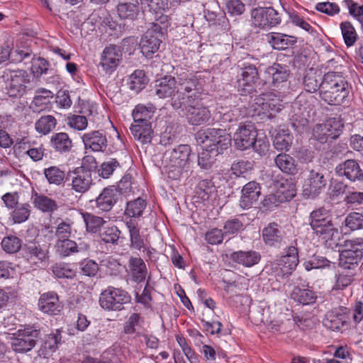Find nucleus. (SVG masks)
Returning <instances> with one entry per match:
<instances>
[{
    "label": "nucleus",
    "instance_id": "nucleus-46",
    "mask_svg": "<svg viewBox=\"0 0 363 363\" xmlns=\"http://www.w3.org/2000/svg\"><path fill=\"white\" fill-rule=\"evenodd\" d=\"M57 120L50 115L41 116L35 124L37 132L46 135L50 133L56 126Z\"/></svg>",
    "mask_w": 363,
    "mask_h": 363
},
{
    "label": "nucleus",
    "instance_id": "nucleus-22",
    "mask_svg": "<svg viewBox=\"0 0 363 363\" xmlns=\"http://www.w3.org/2000/svg\"><path fill=\"white\" fill-rule=\"evenodd\" d=\"M86 149L93 151H104L107 146V140L104 133L99 130H94L84 133L82 136Z\"/></svg>",
    "mask_w": 363,
    "mask_h": 363
},
{
    "label": "nucleus",
    "instance_id": "nucleus-15",
    "mask_svg": "<svg viewBox=\"0 0 363 363\" xmlns=\"http://www.w3.org/2000/svg\"><path fill=\"white\" fill-rule=\"evenodd\" d=\"M122 59L123 52L121 48L116 45H110L103 50L99 65L106 74H111L118 67Z\"/></svg>",
    "mask_w": 363,
    "mask_h": 363
},
{
    "label": "nucleus",
    "instance_id": "nucleus-47",
    "mask_svg": "<svg viewBox=\"0 0 363 363\" xmlns=\"http://www.w3.org/2000/svg\"><path fill=\"white\" fill-rule=\"evenodd\" d=\"M218 155L212 149L202 147V150L198 155V164L202 169H208L213 166Z\"/></svg>",
    "mask_w": 363,
    "mask_h": 363
},
{
    "label": "nucleus",
    "instance_id": "nucleus-52",
    "mask_svg": "<svg viewBox=\"0 0 363 363\" xmlns=\"http://www.w3.org/2000/svg\"><path fill=\"white\" fill-rule=\"evenodd\" d=\"M44 174L50 184L60 185L65 179V173L57 167L45 169Z\"/></svg>",
    "mask_w": 363,
    "mask_h": 363
},
{
    "label": "nucleus",
    "instance_id": "nucleus-16",
    "mask_svg": "<svg viewBox=\"0 0 363 363\" xmlns=\"http://www.w3.org/2000/svg\"><path fill=\"white\" fill-rule=\"evenodd\" d=\"M257 136V133L252 123H240L233 135L235 146L240 150L249 149Z\"/></svg>",
    "mask_w": 363,
    "mask_h": 363
},
{
    "label": "nucleus",
    "instance_id": "nucleus-63",
    "mask_svg": "<svg viewBox=\"0 0 363 363\" xmlns=\"http://www.w3.org/2000/svg\"><path fill=\"white\" fill-rule=\"evenodd\" d=\"M225 6L228 12L232 16H240L245 11V4L240 0H226Z\"/></svg>",
    "mask_w": 363,
    "mask_h": 363
},
{
    "label": "nucleus",
    "instance_id": "nucleus-27",
    "mask_svg": "<svg viewBox=\"0 0 363 363\" xmlns=\"http://www.w3.org/2000/svg\"><path fill=\"white\" fill-rule=\"evenodd\" d=\"M129 274L132 280L140 283L143 281L147 275V269L144 261L138 257H131L129 259Z\"/></svg>",
    "mask_w": 363,
    "mask_h": 363
},
{
    "label": "nucleus",
    "instance_id": "nucleus-55",
    "mask_svg": "<svg viewBox=\"0 0 363 363\" xmlns=\"http://www.w3.org/2000/svg\"><path fill=\"white\" fill-rule=\"evenodd\" d=\"M52 271L57 278L72 279L75 276V272L65 263L55 264L52 267Z\"/></svg>",
    "mask_w": 363,
    "mask_h": 363
},
{
    "label": "nucleus",
    "instance_id": "nucleus-6",
    "mask_svg": "<svg viewBox=\"0 0 363 363\" xmlns=\"http://www.w3.org/2000/svg\"><path fill=\"white\" fill-rule=\"evenodd\" d=\"M196 140L202 147L212 149L220 155L230 147L232 138L225 129L207 128L198 132Z\"/></svg>",
    "mask_w": 363,
    "mask_h": 363
},
{
    "label": "nucleus",
    "instance_id": "nucleus-29",
    "mask_svg": "<svg viewBox=\"0 0 363 363\" xmlns=\"http://www.w3.org/2000/svg\"><path fill=\"white\" fill-rule=\"evenodd\" d=\"M267 38L268 43L276 50H285L296 42L295 37L279 33H269Z\"/></svg>",
    "mask_w": 363,
    "mask_h": 363
},
{
    "label": "nucleus",
    "instance_id": "nucleus-51",
    "mask_svg": "<svg viewBox=\"0 0 363 363\" xmlns=\"http://www.w3.org/2000/svg\"><path fill=\"white\" fill-rule=\"evenodd\" d=\"M83 218L86 223V229L89 232L95 233L98 232L101 227L105 223V220L99 216L91 213H83Z\"/></svg>",
    "mask_w": 363,
    "mask_h": 363
},
{
    "label": "nucleus",
    "instance_id": "nucleus-57",
    "mask_svg": "<svg viewBox=\"0 0 363 363\" xmlns=\"http://www.w3.org/2000/svg\"><path fill=\"white\" fill-rule=\"evenodd\" d=\"M126 226L129 230L132 245L135 248L140 250L144 244L143 239L140 238L139 229L135 227L132 221L127 222Z\"/></svg>",
    "mask_w": 363,
    "mask_h": 363
},
{
    "label": "nucleus",
    "instance_id": "nucleus-34",
    "mask_svg": "<svg viewBox=\"0 0 363 363\" xmlns=\"http://www.w3.org/2000/svg\"><path fill=\"white\" fill-rule=\"evenodd\" d=\"M262 237L265 243L272 246L282 240L284 233L277 223H272L264 228Z\"/></svg>",
    "mask_w": 363,
    "mask_h": 363
},
{
    "label": "nucleus",
    "instance_id": "nucleus-56",
    "mask_svg": "<svg viewBox=\"0 0 363 363\" xmlns=\"http://www.w3.org/2000/svg\"><path fill=\"white\" fill-rule=\"evenodd\" d=\"M345 225L352 230H359L363 228V215L352 212L347 215L345 220Z\"/></svg>",
    "mask_w": 363,
    "mask_h": 363
},
{
    "label": "nucleus",
    "instance_id": "nucleus-4",
    "mask_svg": "<svg viewBox=\"0 0 363 363\" xmlns=\"http://www.w3.org/2000/svg\"><path fill=\"white\" fill-rule=\"evenodd\" d=\"M0 79L4 92L10 97H21L31 85L30 75L22 69L6 70Z\"/></svg>",
    "mask_w": 363,
    "mask_h": 363
},
{
    "label": "nucleus",
    "instance_id": "nucleus-24",
    "mask_svg": "<svg viewBox=\"0 0 363 363\" xmlns=\"http://www.w3.org/2000/svg\"><path fill=\"white\" fill-rule=\"evenodd\" d=\"M25 257L30 262L34 264L42 263L48 258L47 250L37 242H29L23 247Z\"/></svg>",
    "mask_w": 363,
    "mask_h": 363
},
{
    "label": "nucleus",
    "instance_id": "nucleus-32",
    "mask_svg": "<svg viewBox=\"0 0 363 363\" xmlns=\"http://www.w3.org/2000/svg\"><path fill=\"white\" fill-rule=\"evenodd\" d=\"M277 193L285 201L291 200L296 194L295 184L291 179L281 178L275 182Z\"/></svg>",
    "mask_w": 363,
    "mask_h": 363
},
{
    "label": "nucleus",
    "instance_id": "nucleus-30",
    "mask_svg": "<svg viewBox=\"0 0 363 363\" xmlns=\"http://www.w3.org/2000/svg\"><path fill=\"white\" fill-rule=\"evenodd\" d=\"M323 77L321 73L315 69H309L303 78V86L306 91L314 93L321 89Z\"/></svg>",
    "mask_w": 363,
    "mask_h": 363
},
{
    "label": "nucleus",
    "instance_id": "nucleus-21",
    "mask_svg": "<svg viewBox=\"0 0 363 363\" xmlns=\"http://www.w3.org/2000/svg\"><path fill=\"white\" fill-rule=\"evenodd\" d=\"M340 176H345L352 182L363 180V172L359 164L354 160H347L336 167Z\"/></svg>",
    "mask_w": 363,
    "mask_h": 363
},
{
    "label": "nucleus",
    "instance_id": "nucleus-23",
    "mask_svg": "<svg viewBox=\"0 0 363 363\" xmlns=\"http://www.w3.org/2000/svg\"><path fill=\"white\" fill-rule=\"evenodd\" d=\"M39 309L44 313L56 315L61 310L58 296L54 292L42 294L38 300Z\"/></svg>",
    "mask_w": 363,
    "mask_h": 363
},
{
    "label": "nucleus",
    "instance_id": "nucleus-26",
    "mask_svg": "<svg viewBox=\"0 0 363 363\" xmlns=\"http://www.w3.org/2000/svg\"><path fill=\"white\" fill-rule=\"evenodd\" d=\"M57 252L62 257H68L72 254L86 251L89 246L84 243L77 244L75 241L67 238L57 240L55 244Z\"/></svg>",
    "mask_w": 363,
    "mask_h": 363
},
{
    "label": "nucleus",
    "instance_id": "nucleus-11",
    "mask_svg": "<svg viewBox=\"0 0 363 363\" xmlns=\"http://www.w3.org/2000/svg\"><path fill=\"white\" fill-rule=\"evenodd\" d=\"M130 296L121 289L108 287L100 294L99 303L102 308L108 311H119L123 305L128 303Z\"/></svg>",
    "mask_w": 363,
    "mask_h": 363
},
{
    "label": "nucleus",
    "instance_id": "nucleus-48",
    "mask_svg": "<svg viewBox=\"0 0 363 363\" xmlns=\"http://www.w3.org/2000/svg\"><path fill=\"white\" fill-rule=\"evenodd\" d=\"M147 82L144 71L138 69L130 76L128 85L130 89L138 92L145 88Z\"/></svg>",
    "mask_w": 363,
    "mask_h": 363
},
{
    "label": "nucleus",
    "instance_id": "nucleus-14",
    "mask_svg": "<svg viewBox=\"0 0 363 363\" xmlns=\"http://www.w3.org/2000/svg\"><path fill=\"white\" fill-rule=\"evenodd\" d=\"M343 124L338 118H333L324 123L317 124L313 129V137L317 141L325 143L330 139L337 138L342 131Z\"/></svg>",
    "mask_w": 363,
    "mask_h": 363
},
{
    "label": "nucleus",
    "instance_id": "nucleus-31",
    "mask_svg": "<svg viewBox=\"0 0 363 363\" xmlns=\"http://www.w3.org/2000/svg\"><path fill=\"white\" fill-rule=\"evenodd\" d=\"M51 146L60 153L69 152L72 148V141L66 133H57L52 135Z\"/></svg>",
    "mask_w": 363,
    "mask_h": 363
},
{
    "label": "nucleus",
    "instance_id": "nucleus-40",
    "mask_svg": "<svg viewBox=\"0 0 363 363\" xmlns=\"http://www.w3.org/2000/svg\"><path fill=\"white\" fill-rule=\"evenodd\" d=\"M35 207L45 213H52L58 208L56 201L51 198L35 193L33 196Z\"/></svg>",
    "mask_w": 363,
    "mask_h": 363
},
{
    "label": "nucleus",
    "instance_id": "nucleus-10",
    "mask_svg": "<svg viewBox=\"0 0 363 363\" xmlns=\"http://www.w3.org/2000/svg\"><path fill=\"white\" fill-rule=\"evenodd\" d=\"M241 73L238 78V91L242 96L250 95L255 91V84L259 79V72L255 65L240 63Z\"/></svg>",
    "mask_w": 363,
    "mask_h": 363
},
{
    "label": "nucleus",
    "instance_id": "nucleus-19",
    "mask_svg": "<svg viewBox=\"0 0 363 363\" xmlns=\"http://www.w3.org/2000/svg\"><path fill=\"white\" fill-rule=\"evenodd\" d=\"M318 239L328 247L335 249L340 245V233L332 223L313 231Z\"/></svg>",
    "mask_w": 363,
    "mask_h": 363
},
{
    "label": "nucleus",
    "instance_id": "nucleus-7",
    "mask_svg": "<svg viewBox=\"0 0 363 363\" xmlns=\"http://www.w3.org/2000/svg\"><path fill=\"white\" fill-rule=\"evenodd\" d=\"M339 246L342 247L339 257L340 267L344 269H352L357 267L363 257V238L345 240Z\"/></svg>",
    "mask_w": 363,
    "mask_h": 363
},
{
    "label": "nucleus",
    "instance_id": "nucleus-39",
    "mask_svg": "<svg viewBox=\"0 0 363 363\" xmlns=\"http://www.w3.org/2000/svg\"><path fill=\"white\" fill-rule=\"evenodd\" d=\"M263 96L266 97L265 104H262L263 115L272 118L276 113L282 109L283 105L273 93L263 94Z\"/></svg>",
    "mask_w": 363,
    "mask_h": 363
},
{
    "label": "nucleus",
    "instance_id": "nucleus-28",
    "mask_svg": "<svg viewBox=\"0 0 363 363\" xmlns=\"http://www.w3.org/2000/svg\"><path fill=\"white\" fill-rule=\"evenodd\" d=\"M130 131L135 140L141 144L150 143L152 140V128L150 122L137 123L130 126Z\"/></svg>",
    "mask_w": 363,
    "mask_h": 363
},
{
    "label": "nucleus",
    "instance_id": "nucleus-8",
    "mask_svg": "<svg viewBox=\"0 0 363 363\" xmlns=\"http://www.w3.org/2000/svg\"><path fill=\"white\" fill-rule=\"evenodd\" d=\"M86 162L95 163V160L91 157H84L82 166L69 173L71 189L77 194H83L87 192L93 184L92 174L94 171L86 167Z\"/></svg>",
    "mask_w": 363,
    "mask_h": 363
},
{
    "label": "nucleus",
    "instance_id": "nucleus-36",
    "mask_svg": "<svg viewBox=\"0 0 363 363\" xmlns=\"http://www.w3.org/2000/svg\"><path fill=\"white\" fill-rule=\"evenodd\" d=\"M231 259L245 267H251L256 264L260 259V255L255 251H239L231 255Z\"/></svg>",
    "mask_w": 363,
    "mask_h": 363
},
{
    "label": "nucleus",
    "instance_id": "nucleus-61",
    "mask_svg": "<svg viewBox=\"0 0 363 363\" xmlns=\"http://www.w3.org/2000/svg\"><path fill=\"white\" fill-rule=\"evenodd\" d=\"M150 116V112L143 105H138L133 111L134 122L137 123H145L149 122L148 118Z\"/></svg>",
    "mask_w": 363,
    "mask_h": 363
},
{
    "label": "nucleus",
    "instance_id": "nucleus-59",
    "mask_svg": "<svg viewBox=\"0 0 363 363\" xmlns=\"http://www.w3.org/2000/svg\"><path fill=\"white\" fill-rule=\"evenodd\" d=\"M253 168V164L248 160H239L234 162L231 166V170L236 177L242 176Z\"/></svg>",
    "mask_w": 363,
    "mask_h": 363
},
{
    "label": "nucleus",
    "instance_id": "nucleus-17",
    "mask_svg": "<svg viewBox=\"0 0 363 363\" xmlns=\"http://www.w3.org/2000/svg\"><path fill=\"white\" fill-rule=\"evenodd\" d=\"M161 28L157 25L147 30L140 41L141 52L146 57L151 56L156 52L161 43L160 37L162 33L160 32Z\"/></svg>",
    "mask_w": 363,
    "mask_h": 363
},
{
    "label": "nucleus",
    "instance_id": "nucleus-41",
    "mask_svg": "<svg viewBox=\"0 0 363 363\" xmlns=\"http://www.w3.org/2000/svg\"><path fill=\"white\" fill-rule=\"evenodd\" d=\"M266 73L272 77L274 86H278L279 84L286 82L289 74L287 68L280 64H274L269 67Z\"/></svg>",
    "mask_w": 363,
    "mask_h": 363
},
{
    "label": "nucleus",
    "instance_id": "nucleus-42",
    "mask_svg": "<svg viewBox=\"0 0 363 363\" xmlns=\"http://www.w3.org/2000/svg\"><path fill=\"white\" fill-rule=\"evenodd\" d=\"M293 142V136L288 130H279L273 140L274 147L278 150H289Z\"/></svg>",
    "mask_w": 363,
    "mask_h": 363
},
{
    "label": "nucleus",
    "instance_id": "nucleus-13",
    "mask_svg": "<svg viewBox=\"0 0 363 363\" xmlns=\"http://www.w3.org/2000/svg\"><path fill=\"white\" fill-rule=\"evenodd\" d=\"M39 337V332L31 328L18 330L13 335L11 346L16 352H26L31 350L35 345Z\"/></svg>",
    "mask_w": 363,
    "mask_h": 363
},
{
    "label": "nucleus",
    "instance_id": "nucleus-45",
    "mask_svg": "<svg viewBox=\"0 0 363 363\" xmlns=\"http://www.w3.org/2000/svg\"><path fill=\"white\" fill-rule=\"evenodd\" d=\"M31 206L28 203L18 204L11 212V216L14 223L26 221L30 215Z\"/></svg>",
    "mask_w": 363,
    "mask_h": 363
},
{
    "label": "nucleus",
    "instance_id": "nucleus-1",
    "mask_svg": "<svg viewBox=\"0 0 363 363\" xmlns=\"http://www.w3.org/2000/svg\"><path fill=\"white\" fill-rule=\"evenodd\" d=\"M181 89L186 91V96H177L173 100V108L185 111V116L189 123L193 125H200L206 123L210 117L208 108L202 105L201 95L203 89L200 81L189 82L182 84Z\"/></svg>",
    "mask_w": 363,
    "mask_h": 363
},
{
    "label": "nucleus",
    "instance_id": "nucleus-44",
    "mask_svg": "<svg viewBox=\"0 0 363 363\" xmlns=\"http://www.w3.org/2000/svg\"><path fill=\"white\" fill-rule=\"evenodd\" d=\"M52 97V93L47 89L38 91L30 104V108L35 112H40L45 109L50 104V99Z\"/></svg>",
    "mask_w": 363,
    "mask_h": 363
},
{
    "label": "nucleus",
    "instance_id": "nucleus-60",
    "mask_svg": "<svg viewBox=\"0 0 363 363\" xmlns=\"http://www.w3.org/2000/svg\"><path fill=\"white\" fill-rule=\"evenodd\" d=\"M67 125L77 130H84L88 125L87 119L84 116L72 115L67 117Z\"/></svg>",
    "mask_w": 363,
    "mask_h": 363
},
{
    "label": "nucleus",
    "instance_id": "nucleus-62",
    "mask_svg": "<svg viewBox=\"0 0 363 363\" xmlns=\"http://www.w3.org/2000/svg\"><path fill=\"white\" fill-rule=\"evenodd\" d=\"M245 114V111L234 107L233 109L220 113V121L223 123L238 121Z\"/></svg>",
    "mask_w": 363,
    "mask_h": 363
},
{
    "label": "nucleus",
    "instance_id": "nucleus-25",
    "mask_svg": "<svg viewBox=\"0 0 363 363\" xmlns=\"http://www.w3.org/2000/svg\"><path fill=\"white\" fill-rule=\"evenodd\" d=\"M118 195L116 187L105 188L95 201L96 207L102 211H110L116 203Z\"/></svg>",
    "mask_w": 363,
    "mask_h": 363
},
{
    "label": "nucleus",
    "instance_id": "nucleus-3",
    "mask_svg": "<svg viewBox=\"0 0 363 363\" xmlns=\"http://www.w3.org/2000/svg\"><path fill=\"white\" fill-rule=\"evenodd\" d=\"M191 147L188 145H180L164 155L166 172L168 177L177 179L189 164Z\"/></svg>",
    "mask_w": 363,
    "mask_h": 363
},
{
    "label": "nucleus",
    "instance_id": "nucleus-37",
    "mask_svg": "<svg viewBox=\"0 0 363 363\" xmlns=\"http://www.w3.org/2000/svg\"><path fill=\"white\" fill-rule=\"evenodd\" d=\"M138 0L132 2L120 3L117 6L118 16L122 19L134 20L139 13Z\"/></svg>",
    "mask_w": 363,
    "mask_h": 363
},
{
    "label": "nucleus",
    "instance_id": "nucleus-53",
    "mask_svg": "<svg viewBox=\"0 0 363 363\" xmlns=\"http://www.w3.org/2000/svg\"><path fill=\"white\" fill-rule=\"evenodd\" d=\"M3 250L8 253H15L21 247V240L16 236L5 237L1 241Z\"/></svg>",
    "mask_w": 363,
    "mask_h": 363
},
{
    "label": "nucleus",
    "instance_id": "nucleus-50",
    "mask_svg": "<svg viewBox=\"0 0 363 363\" xmlns=\"http://www.w3.org/2000/svg\"><path fill=\"white\" fill-rule=\"evenodd\" d=\"M145 207V201L141 198H138L127 203L125 212L129 217H139L142 215Z\"/></svg>",
    "mask_w": 363,
    "mask_h": 363
},
{
    "label": "nucleus",
    "instance_id": "nucleus-9",
    "mask_svg": "<svg viewBox=\"0 0 363 363\" xmlns=\"http://www.w3.org/2000/svg\"><path fill=\"white\" fill-rule=\"evenodd\" d=\"M251 18L252 26L257 32L260 30H268L281 21L279 13L272 7L254 9L251 12Z\"/></svg>",
    "mask_w": 363,
    "mask_h": 363
},
{
    "label": "nucleus",
    "instance_id": "nucleus-33",
    "mask_svg": "<svg viewBox=\"0 0 363 363\" xmlns=\"http://www.w3.org/2000/svg\"><path fill=\"white\" fill-rule=\"evenodd\" d=\"M274 162L276 166L284 173L294 175L297 172L296 161L288 154H279L275 157Z\"/></svg>",
    "mask_w": 363,
    "mask_h": 363
},
{
    "label": "nucleus",
    "instance_id": "nucleus-20",
    "mask_svg": "<svg viewBox=\"0 0 363 363\" xmlns=\"http://www.w3.org/2000/svg\"><path fill=\"white\" fill-rule=\"evenodd\" d=\"M261 194V187L256 182H250L242 189L240 205L242 208H249L256 203Z\"/></svg>",
    "mask_w": 363,
    "mask_h": 363
},
{
    "label": "nucleus",
    "instance_id": "nucleus-35",
    "mask_svg": "<svg viewBox=\"0 0 363 363\" xmlns=\"http://www.w3.org/2000/svg\"><path fill=\"white\" fill-rule=\"evenodd\" d=\"M291 298L303 305H309L315 301L317 296L314 291L308 288H301L299 286H297L293 289Z\"/></svg>",
    "mask_w": 363,
    "mask_h": 363
},
{
    "label": "nucleus",
    "instance_id": "nucleus-18",
    "mask_svg": "<svg viewBox=\"0 0 363 363\" xmlns=\"http://www.w3.org/2000/svg\"><path fill=\"white\" fill-rule=\"evenodd\" d=\"M326 185L324 175L313 169L311 170L303 184V194L308 198H315Z\"/></svg>",
    "mask_w": 363,
    "mask_h": 363
},
{
    "label": "nucleus",
    "instance_id": "nucleus-12",
    "mask_svg": "<svg viewBox=\"0 0 363 363\" xmlns=\"http://www.w3.org/2000/svg\"><path fill=\"white\" fill-rule=\"evenodd\" d=\"M298 262L297 248L289 247L279 259L272 263V272L278 277L289 276L296 268Z\"/></svg>",
    "mask_w": 363,
    "mask_h": 363
},
{
    "label": "nucleus",
    "instance_id": "nucleus-43",
    "mask_svg": "<svg viewBox=\"0 0 363 363\" xmlns=\"http://www.w3.org/2000/svg\"><path fill=\"white\" fill-rule=\"evenodd\" d=\"M341 34L347 47L353 46L358 39L357 31L351 22L346 21L340 24Z\"/></svg>",
    "mask_w": 363,
    "mask_h": 363
},
{
    "label": "nucleus",
    "instance_id": "nucleus-49",
    "mask_svg": "<svg viewBox=\"0 0 363 363\" xmlns=\"http://www.w3.org/2000/svg\"><path fill=\"white\" fill-rule=\"evenodd\" d=\"M204 16L206 21H208L212 25L220 26L223 28V30L226 31H230V28L229 25V21L225 14H218L216 12L210 11L208 10L205 11Z\"/></svg>",
    "mask_w": 363,
    "mask_h": 363
},
{
    "label": "nucleus",
    "instance_id": "nucleus-54",
    "mask_svg": "<svg viewBox=\"0 0 363 363\" xmlns=\"http://www.w3.org/2000/svg\"><path fill=\"white\" fill-rule=\"evenodd\" d=\"M72 233V222L61 220L57 225L55 235L57 240L69 238Z\"/></svg>",
    "mask_w": 363,
    "mask_h": 363
},
{
    "label": "nucleus",
    "instance_id": "nucleus-2",
    "mask_svg": "<svg viewBox=\"0 0 363 363\" xmlns=\"http://www.w3.org/2000/svg\"><path fill=\"white\" fill-rule=\"evenodd\" d=\"M348 94V84L342 76L335 72L323 76L320 96L328 104H340Z\"/></svg>",
    "mask_w": 363,
    "mask_h": 363
},
{
    "label": "nucleus",
    "instance_id": "nucleus-38",
    "mask_svg": "<svg viewBox=\"0 0 363 363\" xmlns=\"http://www.w3.org/2000/svg\"><path fill=\"white\" fill-rule=\"evenodd\" d=\"M332 222L328 211L324 208L315 210L311 213L310 225L313 231Z\"/></svg>",
    "mask_w": 363,
    "mask_h": 363
},
{
    "label": "nucleus",
    "instance_id": "nucleus-64",
    "mask_svg": "<svg viewBox=\"0 0 363 363\" xmlns=\"http://www.w3.org/2000/svg\"><path fill=\"white\" fill-rule=\"evenodd\" d=\"M344 3L349 9V13L359 22L363 19V6H359L352 0H345Z\"/></svg>",
    "mask_w": 363,
    "mask_h": 363
},
{
    "label": "nucleus",
    "instance_id": "nucleus-58",
    "mask_svg": "<svg viewBox=\"0 0 363 363\" xmlns=\"http://www.w3.org/2000/svg\"><path fill=\"white\" fill-rule=\"evenodd\" d=\"M119 235L120 231L116 226L106 227L100 233L101 240L106 243H116Z\"/></svg>",
    "mask_w": 363,
    "mask_h": 363
},
{
    "label": "nucleus",
    "instance_id": "nucleus-5",
    "mask_svg": "<svg viewBox=\"0 0 363 363\" xmlns=\"http://www.w3.org/2000/svg\"><path fill=\"white\" fill-rule=\"evenodd\" d=\"M199 80L194 76L179 77L178 82L172 76H165L155 81L154 91L160 99L170 98L171 106L173 107V100L175 97L182 95L186 96V91L181 89L182 84L189 82H199Z\"/></svg>",
    "mask_w": 363,
    "mask_h": 363
}]
</instances>
